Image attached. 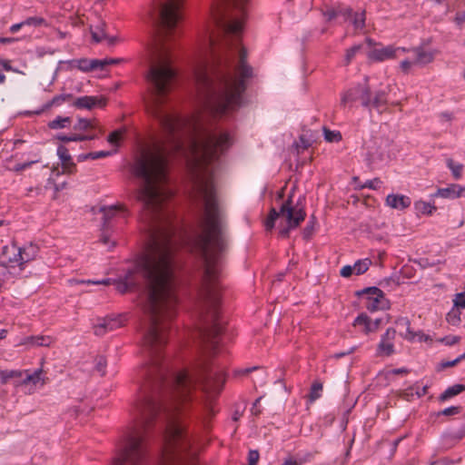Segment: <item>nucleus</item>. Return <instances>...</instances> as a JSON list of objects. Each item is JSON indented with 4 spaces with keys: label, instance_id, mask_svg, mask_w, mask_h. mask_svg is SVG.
Wrapping results in <instances>:
<instances>
[{
    "label": "nucleus",
    "instance_id": "26",
    "mask_svg": "<svg viewBox=\"0 0 465 465\" xmlns=\"http://www.w3.org/2000/svg\"><path fill=\"white\" fill-rule=\"evenodd\" d=\"M75 130L99 129L98 123L95 120L80 118L74 126Z\"/></svg>",
    "mask_w": 465,
    "mask_h": 465
},
{
    "label": "nucleus",
    "instance_id": "61",
    "mask_svg": "<svg viewBox=\"0 0 465 465\" xmlns=\"http://www.w3.org/2000/svg\"><path fill=\"white\" fill-rule=\"evenodd\" d=\"M14 41H15L14 38L0 37V43H3V44H10V43H13Z\"/></svg>",
    "mask_w": 465,
    "mask_h": 465
},
{
    "label": "nucleus",
    "instance_id": "53",
    "mask_svg": "<svg viewBox=\"0 0 465 465\" xmlns=\"http://www.w3.org/2000/svg\"><path fill=\"white\" fill-rule=\"evenodd\" d=\"M37 162H38V160L28 162V163H25L16 164L15 166V168H14V171H15V172L23 171V170H25L26 168H29L33 163H37Z\"/></svg>",
    "mask_w": 465,
    "mask_h": 465
},
{
    "label": "nucleus",
    "instance_id": "38",
    "mask_svg": "<svg viewBox=\"0 0 465 465\" xmlns=\"http://www.w3.org/2000/svg\"><path fill=\"white\" fill-rule=\"evenodd\" d=\"M414 65H417V62L415 59L414 60L405 59L400 63V68H401V72L405 74H410Z\"/></svg>",
    "mask_w": 465,
    "mask_h": 465
},
{
    "label": "nucleus",
    "instance_id": "64",
    "mask_svg": "<svg viewBox=\"0 0 465 465\" xmlns=\"http://www.w3.org/2000/svg\"><path fill=\"white\" fill-rule=\"evenodd\" d=\"M7 335V330L0 329V341L5 339Z\"/></svg>",
    "mask_w": 465,
    "mask_h": 465
},
{
    "label": "nucleus",
    "instance_id": "63",
    "mask_svg": "<svg viewBox=\"0 0 465 465\" xmlns=\"http://www.w3.org/2000/svg\"><path fill=\"white\" fill-rule=\"evenodd\" d=\"M392 374H404L407 373L405 369H394L391 371Z\"/></svg>",
    "mask_w": 465,
    "mask_h": 465
},
{
    "label": "nucleus",
    "instance_id": "57",
    "mask_svg": "<svg viewBox=\"0 0 465 465\" xmlns=\"http://www.w3.org/2000/svg\"><path fill=\"white\" fill-rule=\"evenodd\" d=\"M25 25L24 24V21L21 22V23H18V24H15L13 25L11 27H10V32L11 33H16L18 32L23 26H25Z\"/></svg>",
    "mask_w": 465,
    "mask_h": 465
},
{
    "label": "nucleus",
    "instance_id": "42",
    "mask_svg": "<svg viewBox=\"0 0 465 465\" xmlns=\"http://www.w3.org/2000/svg\"><path fill=\"white\" fill-rule=\"evenodd\" d=\"M381 181L378 178L366 181L363 187L377 190L381 187Z\"/></svg>",
    "mask_w": 465,
    "mask_h": 465
},
{
    "label": "nucleus",
    "instance_id": "46",
    "mask_svg": "<svg viewBox=\"0 0 465 465\" xmlns=\"http://www.w3.org/2000/svg\"><path fill=\"white\" fill-rule=\"evenodd\" d=\"M259 460V452L257 450H250L248 455L249 465H256Z\"/></svg>",
    "mask_w": 465,
    "mask_h": 465
},
{
    "label": "nucleus",
    "instance_id": "19",
    "mask_svg": "<svg viewBox=\"0 0 465 465\" xmlns=\"http://www.w3.org/2000/svg\"><path fill=\"white\" fill-rule=\"evenodd\" d=\"M366 89H362L359 86L349 89L344 92L341 98V103L342 105L347 106L356 99H360L361 101V95L365 93Z\"/></svg>",
    "mask_w": 465,
    "mask_h": 465
},
{
    "label": "nucleus",
    "instance_id": "37",
    "mask_svg": "<svg viewBox=\"0 0 465 465\" xmlns=\"http://www.w3.org/2000/svg\"><path fill=\"white\" fill-rule=\"evenodd\" d=\"M322 384L320 382H314L312 385L311 392H310V400L311 401H314L319 399L322 395Z\"/></svg>",
    "mask_w": 465,
    "mask_h": 465
},
{
    "label": "nucleus",
    "instance_id": "10",
    "mask_svg": "<svg viewBox=\"0 0 465 465\" xmlns=\"http://www.w3.org/2000/svg\"><path fill=\"white\" fill-rule=\"evenodd\" d=\"M54 342V339L51 336L36 335V336H25L19 338L16 342V347H24L25 350L39 346H50Z\"/></svg>",
    "mask_w": 465,
    "mask_h": 465
},
{
    "label": "nucleus",
    "instance_id": "17",
    "mask_svg": "<svg viewBox=\"0 0 465 465\" xmlns=\"http://www.w3.org/2000/svg\"><path fill=\"white\" fill-rule=\"evenodd\" d=\"M407 52L411 51L415 55L417 65H426L433 62L437 52L435 50H425L422 47H414L407 49Z\"/></svg>",
    "mask_w": 465,
    "mask_h": 465
},
{
    "label": "nucleus",
    "instance_id": "24",
    "mask_svg": "<svg viewBox=\"0 0 465 465\" xmlns=\"http://www.w3.org/2000/svg\"><path fill=\"white\" fill-rule=\"evenodd\" d=\"M71 124V118L65 116H57L55 119L48 123L50 129H64Z\"/></svg>",
    "mask_w": 465,
    "mask_h": 465
},
{
    "label": "nucleus",
    "instance_id": "55",
    "mask_svg": "<svg viewBox=\"0 0 465 465\" xmlns=\"http://www.w3.org/2000/svg\"><path fill=\"white\" fill-rule=\"evenodd\" d=\"M104 41L106 42L107 45H114L117 43L121 41V39L118 36H105Z\"/></svg>",
    "mask_w": 465,
    "mask_h": 465
},
{
    "label": "nucleus",
    "instance_id": "45",
    "mask_svg": "<svg viewBox=\"0 0 465 465\" xmlns=\"http://www.w3.org/2000/svg\"><path fill=\"white\" fill-rule=\"evenodd\" d=\"M43 23H44V19L39 18V17H29L24 21V24L25 25H35V26L40 25Z\"/></svg>",
    "mask_w": 465,
    "mask_h": 465
},
{
    "label": "nucleus",
    "instance_id": "54",
    "mask_svg": "<svg viewBox=\"0 0 465 465\" xmlns=\"http://www.w3.org/2000/svg\"><path fill=\"white\" fill-rule=\"evenodd\" d=\"M460 362V359L459 357H457L455 360L453 361H442L440 363V368L441 369H444V368H449V367H453L455 366L456 364H458Z\"/></svg>",
    "mask_w": 465,
    "mask_h": 465
},
{
    "label": "nucleus",
    "instance_id": "59",
    "mask_svg": "<svg viewBox=\"0 0 465 465\" xmlns=\"http://www.w3.org/2000/svg\"><path fill=\"white\" fill-rule=\"evenodd\" d=\"M458 412V409L455 408V407H450V408H447L445 409L442 413L444 415H451V414H456Z\"/></svg>",
    "mask_w": 465,
    "mask_h": 465
},
{
    "label": "nucleus",
    "instance_id": "12",
    "mask_svg": "<svg viewBox=\"0 0 465 465\" xmlns=\"http://www.w3.org/2000/svg\"><path fill=\"white\" fill-rule=\"evenodd\" d=\"M432 198H443L449 200H454L461 197H465V186L451 183L447 187L439 188L435 193L431 195Z\"/></svg>",
    "mask_w": 465,
    "mask_h": 465
},
{
    "label": "nucleus",
    "instance_id": "34",
    "mask_svg": "<svg viewBox=\"0 0 465 465\" xmlns=\"http://www.w3.org/2000/svg\"><path fill=\"white\" fill-rule=\"evenodd\" d=\"M454 119V115L450 112H441L438 114V122L444 127L448 128Z\"/></svg>",
    "mask_w": 465,
    "mask_h": 465
},
{
    "label": "nucleus",
    "instance_id": "48",
    "mask_svg": "<svg viewBox=\"0 0 465 465\" xmlns=\"http://www.w3.org/2000/svg\"><path fill=\"white\" fill-rule=\"evenodd\" d=\"M104 215L106 218H112L114 217L116 213L120 212L121 210L116 206H110L107 208H104Z\"/></svg>",
    "mask_w": 465,
    "mask_h": 465
},
{
    "label": "nucleus",
    "instance_id": "60",
    "mask_svg": "<svg viewBox=\"0 0 465 465\" xmlns=\"http://www.w3.org/2000/svg\"><path fill=\"white\" fill-rule=\"evenodd\" d=\"M101 241L106 246H110V245H114V242L113 241H111L110 237L107 236V235H104L102 237Z\"/></svg>",
    "mask_w": 465,
    "mask_h": 465
},
{
    "label": "nucleus",
    "instance_id": "18",
    "mask_svg": "<svg viewBox=\"0 0 465 465\" xmlns=\"http://www.w3.org/2000/svg\"><path fill=\"white\" fill-rule=\"evenodd\" d=\"M386 94L382 92L377 93L373 99L371 98V94L368 89L361 95V103L365 106H371L374 108H381L386 104Z\"/></svg>",
    "mask_w": 465,
    "mask_h": 465
},
{
    "label": "nucleus",
    "instance_id": "6",
    "mask_svg": "<svg viewBox=\"0 0 465 465\" xmlns=\"http://www.w3.org/2000/svg\"><path fill=\"white\" fill-rule=\"evenodd\" d=\"M365 307L370 312L386 310L390 302L381 290L377 287H371L363 292Z\"/></svg>",
    "mask_w": 465,
    "mask_h": 465
},
{
    "label": "nucleus",
    "instance_id": "7",
    "mask_svg": "<svg viewBox=\"0 0 465 465\" xmlns=\"http://www.w3.org/2000/svg\"><path fill=\"white\" fill-rule=\"evenodd\" d=\"M45 384L42 370H36L32 373L28 371H24L21 381H15V386H25L27 393H33L36 389Z\"/></svg>",
    "mask_w": 465,
    "mask_h": 465
},
{
    "label": "nucleus",
    "instance_id": "11",
    "mask_svg": "<svg viewBox=\"0 0 465 465\" xmlns=\"http://www.w3.org/2000/svg\"><path fill=\"white\" fill-rule=\"evenodd\" d=\"M396 331L392 328L386 330L381 336L377 347V354L380 356H390L394 352V339Z\"/></svg>",
    "mask_w": 465,
    "mask_h": 465
},
{
    "label": "nucleus",
    "instance_id": "20",
    "mask_svg": "<svg viewBox=\"0 0 465 465\" xmlns=\"http://www.w3.org/2000/svg\"><path fill=\"white\" fill-rule=\"evenodd\" d=\"M414 209L418 216L431 215L436 211V206L431 203L419 200L414 203Z\"/></svg>",
    "mask_w": 465,
    "mask_h": 465
},
{
    "label": "nucleus",
    "instance_id": "28",
    "mask_svg": "<svg viewBox=\"0 0 465 465\" xmlns=\"http://www.w3.org/2000/svg\"><path fill=\"white\" fill-rule=\"evenodd\" d=\"M465 391V385L462 384H455L453 386L449 387L440 396L441 400H447L451 397H454L460 392Z\"/></svg>",
    "mask_w": 465,
    "mask_h": 465
},
{
    "label": "nucleus",
    "instance_id": "13",
    "mask_svg": "<svg viewBox=\"0 0 465 465\" xmlns=\"http://www.w3.org/2000/svg\"><path fill=\"white\" fill-rule=\"evenodd\" d=\"M381 319L372 321L367 314L361 313L353 321V326L361 327L365 334L376 332L379 330Z\"/></svg>",
    "mask_w": 465,
    "mask_h": 465
},
{
    "label": "nucleus",
    "instance_id": "43",
    "mask_svg": "<svg viewBox=\"0 0 465 465\" xmlns=\"http://www.w3.org/2000/svg\"><path fill=\"white\" fill-rule=\"evenodd\" d=\"M113 153L109 151H99L89 153V156H91V160H96L99 158L106 157L111 155Z\"/></svg>",
    "mask_w": 465,
    "mask_h": 465
},
{
    "label": "nucleus",
    "instance_id": "58",
    "mask_svg": "<svg viewBox=\"0 0 465 465\" xmlns=\"http://www.w3.org/2000/svg\"><path fill=\"white\" fill-rule=\"evenodd\" d=\"M282 465H302V462L292 458L284 460Z\"/></svg>",
    "mask_w": 465,
    "mask_h": 465
},
{
    "label": "nucleus",
    "instance_id": "36",
    "mask_svg": "<svg viewBox=\"0 0 465 465\" xmlns=\"http://www.w3.org/2000/svg\"><path fill=\"white\" fill-rule=\"evenodd\" d=\"M447 321L452 325H457L460 322V312L459 307H453L447 314Z\"/></svg>",
    "mask_w": 465,
    "mask_h": 465
},
{
    "label": "nucleus",
    "instance_id": "62",
    "mask_svg": "<svg viewBox=\"0 0 465 465\" xmlns=\"http://www.w3.org/2000/svg\"><path fill=\"white\" fill-rule=\"evenodd\" d=\"M88 159H91V156H89V153L80 154L78 156V161L79 162H84V161L88 160Z\"/></svg>",
    "mask_w": 465,
    "mask_h": 465
},
{
    "label": "nucleus",
    "instance_id": "56",
    "mask_svg": "<svg viewBox=\"0 0 465 465\" xmlns=\"http://www.w3.org/2000/svg\"><path fill=\"white\" fill-rule=\"evenodd\" d=\"M6 278V268L5 266H0V288L5 282Z\"/></svg>",
    "mask_w": 465,
    "mask_h": 465
},
{
    "label": "nucleus",
    "instance_id": "22",
    "mask_svg": "<svg viewBox=\"0 0 465 465\" xmlns=\"http://www.w3.org/2000/svg\"><path fill=\"white\" fill-rule=\"evenodd\" d=\"M344 18L346 20L347 19L351 20V23H352L355 30H361V29H363V27L365 25V12L364 11L355 12V13H353L351 11V15L344 16Z\"/></svg>",
    "mask_w": 465,
    "mask_h": 465
},
{
    "label": "nucleus",
    "instance_id": "23",
    "mask_svg": "<svg viewBox=\"0 0 465 465\" xmlns=\"http://www.w3.org/2000/svg\"><path fill=\"white\" fill-rule=\"evenodd\" d=\"M222 326L219 322H215L212 328V330L206 334V338L210 343V346L213 350L216 349V346L218 344V336L222 333Z\"/></svg>",
    "mask_w": 465,
    "mask_h": 465
},
{
    "label": "nucleus",
    "instance_id": "51",
    "mask_svg": "<svg viewBox=\"0 0 465 465\" xmlns=\"http://www.w3.org/2000/svg\"><path fill=\"white\" fill-rule=\"evenodd\" d=\"M98 62H99L98 63V68H104V66L116 64L118 62V60L105 58V59L98 60Z\"/></svg>",
    "mask_w": 465,
    "mask_h": 465
},
{
    "label": "nucleus",
    "instance_id": "8",
    "mask_svg": "<svg viewBox=\"0 0 465 465\" xmlns=\"http://www.w3.org/2000/svg\"><path fill=\"white\" fill-rule=\"evenodd\" d=\"M56 154L61 162L62 171L60 172L57 168H54V173L56 172L57 175L60 173L72 174L76 172V164L74 163L69 150L64 145L57 147Z\"/></svg>",
    "mask_w": 465,
    "mask_h": 465
},
{
    "label": "nucleus",
    "instance_id": "44",
    "mask_svg": "<svg viewBox=\"0 0 465 465\" xmlns=\"http://www.w3.org/2000/svg\"><path fill=\"white\" fill-rule=\"evenodd\" d=\"M105 36H106V35L103 29H101L99 31H92V37L94 42L99 43V42L104 40Z\"/></svg>",
    "mask_w": 465,
    "mask_h": 465
},
{
    "label": "nucleus",
    "instance_id": "29",
    "mask_svg": "<svg viewBox=\"0 0 465 465\" xmlns=\"http://www.w3.org/2000/svg\"><path fill=\"white\" fill-rule=\"evenodd\" d=\"M447 166L451 171V173L455 179H460L462 175L463 165L460 163L454 162L452 159H448Z\"/></svg>",
    "mask_w": 465,
    "mask_h": 465
},
{
    "label": "nucleus",
    "instance_id": "40",
    "mask_svg": "<svg viewBox=\"0 0 465 465\" xmlns=\"http://www.w3.org/2000/svg\"><path fill=\"white\" fill-rule=\"evenodd\" d=\"M361 45H354L347 50L346 55H345L347 63H350L352 60V58L361 50Z\"/></svg>",
    "mask_w": 465,
    "mask_h": 465
},
{
    "label": "nucleus",
    "instance_id": "35",
    "mask_svg": "<svg viewBox=\"0 0 465 465\" xmlns=\"http://www.w3.org/2000/svg\"><path fill=\"white\" fill-rule=\"evenodd\" d=\"M55 138L61 142H80V141H85L87 136L83 134H72V135H64V134H58L55 136Z\"/></svg>",
    "mask_w": 465,
    "mask_h": 465
},
{
    "label": "nucleus",
    "instance_id": "3",
    "mask_svg": "<svg viewBox=\"0 0 465 465\" xmlns=\"http://www.w3.org/2000/svg\"><path fill=\"white\" fill-rule=\"evenodd\" d=\"M305 216L303 207L299 203L294 205L290 196L282 204L279 212L272 208L264 224L267 230L277 226L281 236L286 237L290 231L297 228L304 221Z\"/></svg>",
    "mask_w": 465,
    "mask_h": 465
},
{
    "label": "nucleus",
    "instance_id": "30",
    "mask_svg": "<svg viewBox=\"0 0 465 465\" xmlns=\"http://www.w3.org/2000/svg\"><path fill=\"white\" fill-rule=\"evenodd\" d=\"M371 264V262L370 259H363L357 261L352 266L354 270V274L360 275L364 273Z\"/></svg>",
    "mask_w": 465,
    "mask_h": 465
},
{
    "label": "nucleus",
    "instance_id": "25",
    "mask_svg": "<svg viewBox=\"0 0 465 465\" xmlns=\"http://www.w3.org/2000/svg\"><path fill=\"white\" fill-rule=\"evenodd\" d=\"M98 59L88 60V59H80L76 61L77 67L84 71L88 72L91 70H94L98 68Z\"/></svg>",
    "mask_w": 465,
    "mask_h": 465
},
{
    "label": "nucleus",
    "instance_id": "15",
    "mask_svg": "<svg viewBox=\"0 0 465 465\" xmlns=\"http://www.w3.org/2000/svg\"><path fill=\"white\" fill-rule=\"evenodd\" d=\"M396 322L397 324L402 325L406 328V331L404 333H401V336L405 340L409 341H427L430 340L429 336L424 334L423 332H415L411 331L410 321L407 318H401Z\"/></svg>",
    "mask_w": 465,
    "mask_h": 465
},
{
    "label": "nucleus",
    "instance_id": "49",
    "mask_svg": "<svg viewBox=\"0 0 465 465\" xmlns=\"http://www.w3.org/2000/svg\"><path fill=\"white\" fill-rule=\"evenodd\" d=\"M354 273L353 266L345 265L341 269V275L342 277H350Z\"/></svg>",
    "mask_w": 465,
    "mask_h": 465
},
{
    "label": "nucleus",
    "instance_id": "32",
    "mask_svg": "<svg viewBox=\"0 0 465 465\" xmlns=\"http://www.w3.org/2000/svg\"><path fill=\"white\" fill-rule=\"evenodd\" d=\"M111 282H112V281L109 278L99 280V281L76 280V279L69 280V283L71 285H74V284H97V285L102 284V285H109V284H111Z\"/></svg>",
    "mask_w": 465,
    "mask_h": 465
},
{
    "label": "nucleus",
    "instance_id": "4",
    "mask_svg": "<svg viewBox=\"0 0 465 465\" xmlns=\"http://www.w3.org/2000/svg\"><path fill=\"white\" fill-rule=\"evenodd\" d=\"M38 247L33 243L23 247L15 243L5 246L2 252V260L7 262L11 267H19L23 269L24 265L36 258Z\"/></svg>",
    "mask_w": 465,
    "mask_h": 465
},
{
    "label": "nucleus",
    "instance_id": "14",
    "mask_svg": "<svg viewBox=\"0 0 465 465\" xmlns=\"http://www.w3.org/2000/svg\"><path fill=\"white\" fill-rule=\"evenodd\" d=\"M385 203L391 209L402 211L411 206V199L403 194L391 193L387 195Z\"/></svg>",
    "mask_w": 465,
    "mask_h": 465
},
{
    "label": "nucleus",
    "instance_id": "9",
    "mask_svg": "<svg viewBox=\"0 0 465 465\" xmlns=\"http://www.w3.org/2000/svg\"><path fill=\"white\" fill-rule=\"evenodd\" d=\"M125 322L126 318L124 315L107 317L94 326V333L96 335H104L108 331H114L122 327Z\"/></svg>",
    "mask_w": 465,
    "mask_h": 465
},
{
    "label": "nucleus",
    "instance_id": "21",
    "mask_svg": "<svg viewBox=\"0 0 465 465\" xmlns=\"http://www.w3.org/2000/svg\"><path fill=\"white\" fill-rule=\"evenodd\" d=\"M24 376V371L15 370L0 371V381L2 384L7 383L10 380L21 381Z\"/></svg>",
    "mask_w": 465,
    "mask_h": 465
},
{
    "label": "nucleus",
    "instance_id": "47",
    "mask_svg": "<svg viewBox=\"0 0 465 465\" xmlns=\"http://www.w3.org/2000/svg\"><path fill=\"white\" fill-rule=\"evenodd\" d=\"M460 337L458 336H447L440 340V342L445 343L446 345H453L459 342Z\"/></svg>",
    "mask_w": 465,
    "mask_h": 465
},
{
    "label": "nucleus",
    "instance_id": "27",
    "mask_svg": "<svg viewBox=\"0 0 465 465\" xmlns=\"http://www.w3.org/2000/svg\"><path fill=\"white\" fill-rule=\"evenodd\" d=\"M339 15L344 16H351V8H339V9H329L326 12H324V16L328 20H331Z\"/></svg>",
    "mask_w": 465,
    "mask_h": 465
},
{
    "label": "nucleus",
    "instance_id": "52",
    "mask_svg": "<svg viewBox=\"0 0 465 465\" xmlns=\"http://www.w3.org/2000/svg\"><path fill=\"white\" fill-rule=\"evenodd\" d=\"M454 21L458 25H462L465 23V10L458 12L455 15Z\"/></svg>",
    "mask_w": 465,
    "mask_h": 465
},
{
    "label": "nucleus",
    "instance_id": "41",
    "mask_svg": "<svg viewBox=\"0 0 465 465\" xmlns=\"http://www.w3.org/2000/svg\"><path fill=\"white\" fill-rule=\"evenodd\" d=\"M453 302L455 307L465 308V292L457 293Z\"/></svg>",
    "mask_w": 465,
    "mask_h": 465
},
{
    "label": "nucleus",
    "instance_id": "5",
    "mask_svg": "<svg viewBox=\"0 0 465 465\" xmlns=\"http://www.w3.org/2000/svg\"><path fill=\"white\" fill-rule=\"evenodd\" d=\"M366 45L368 46V50L366 52L367 58L372 62L378 63L396 59L401 55V54L408 51L407 48L401 46H396L393 45H383L371 38L366 39Z\"/></svg>",
    "mask_w": 465,
    "mask_h": 465
},
{
    "label": "nucleus",
    "instance_id": "1",
    "mask_svg": "<svg viewBox=\"0 0 465 465\" xmlns=\"http://www.w3.org/2000/svg\"><path fill=\"white\" fill-rule=\"evenodd\" d=\"M147 111L161 124V134L143 150L134 165L136 175L143 183L138 199L144 205L149 220L148 242L136 258L134 267L115 282L121 293L132 291L139 283L141 274L146 283L145 311L150 322L143 336V346L149 361L144 375L158 387L170 385V403L164 407L155 396L141 394L132 411L133 420L127 429L111 465H144L146 449L144 434L160 411L166 416L163 449L158 465H186L197 456L178 413L193 400V391L202 385L201 404L208 414L215 412V401L225 381L220 372L214 377L203 369L183 370L167 381V363L163 351L167 343L170 323L177 314L175 294L174 253L176 242L165 203L173 193L167 184V159L179 153L187 159L195 196L203 202L201 232L196 246L204 260L202 298L215 307L220 300L219 279L225 249L224 221L215 199L213 163L232 143L228 133L202 130L196 118H182L168 105H146Z\"/></svg>",
    "mask_w": 465,
    "mask_h": 465
},
{
    "label": "nucleus",
    "instance_id": "39",
    "mask_svg": "<svg viewBox=\"0 0 465 465\" xmlns=\"http://www.w3.org/2000/svg\"><path fill=\"white\" fill-rule=\"evenodd\" d=\"M67 98H68V95H66V94L56 95V96L53 97V99L45 104V108L48 109V108H51L52 106H59L62 104H64L67 100Z\"/></svg>",
    "mask_w": 465,
    "mask_h": 465
},
{
    "label": "nucleus",
    "instance_id": "16",
    "mask_svg": "<svg viewBox=\"0 0 465 465\" xmlns=\"http://www.w3.org/2000/svg\"><path fill=\"white\" fill-rule=\"evenodd\" d=\"M106 104V99L104 96H82L79 97L75 105L79 108L92 109L94 107H104Z\"/></svg>",
    "mask_w": 465,
    "mask_h": 465
},
{
    "label": "nucleus",
    "instance_id": "2",
    "mask_svg": "<svg viewBox=\"0 0 465 465\" xmlns=\"http://www.w3.org/2000/svg\"><path fill=\"white\" fill-rule=\"evenodd\" d=\"M246 3L231 0L227 10L222 1L213 4L199 35L201 58L194 70L195 87L205 108L214 115L230 114L241 106L245 82L252 76L241 45Z\"/></svg>",
    "mask_w": 465,
    "mask_h": 465
},
{
    "label": "nucleus",
    "instance_id": "31",
    "mask_svg": "<svg viewBox=\"0 0 465 465\" xmlns=\"http://www.w3.org/2000/svg\"><path fill=\"white\" fill-rule=\"evenodd\" d=\"M124 130H115L111 133L107 137V142L114 146H119L123 138H124Z\"/></svg>",
    "mask_w": 465,
    "mask_h": 465
},
{
    "label": "nucleus",
    "instance_id": "50",
    "mask_svg": "<svg viewBox=\"0 0 465 465\" xmlns=\"http://www.w3.org/2000/svg\"><path fill=\"white\" fill-rule=\"evenodd\" d=\"M1 67L5 70V71H7V72H15V73H19V71L17 69H15L12 65H11V61L10 60H7V59H4L3 62L1 63Z\"/></svg>",
    "mask_w": 465,
    "mask_h": 465
},
{
    "label": "nucleus",
    "instance_id": "33",
    "mask_svg": "<svg viewBox=\"0 0 465 465\" xmlns=\"http://www.w3.org/2000/svg\"><path fill=\"white\" fill-rule=\"evenodd\" d=\"M324 139L329 143H338L341 140V134L339 131H331L323 128Z\"/></svg>",
    "mask_w": 465,
    "mask_h": 465
}]
</instances>
